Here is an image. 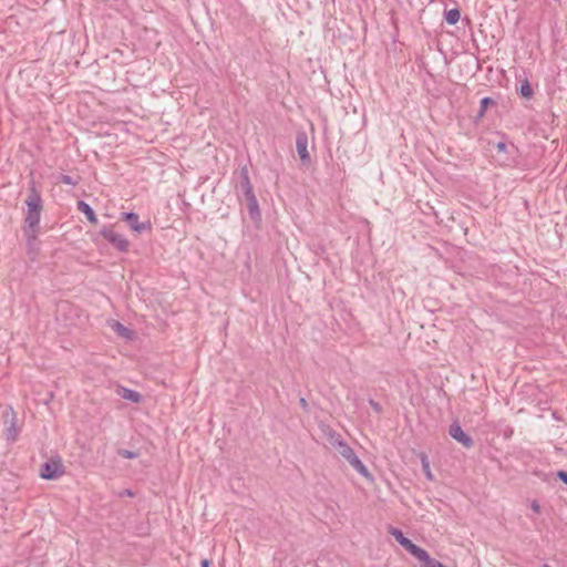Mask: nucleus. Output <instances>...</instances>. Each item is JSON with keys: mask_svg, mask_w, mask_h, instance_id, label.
<instances>
[{"mask_svg": "<svg viewBox=\"0 0 567 567\" xmlns=\"http://www.w3.org/2000/svg\"><path fill=\"white\" fill-rule=\"evenodd\" d=\"M27 214L24 217L25 236L28 240H35L43 209V200L34 179L29 182V193L25 199Z\"/></svg>", "mask_w": 567, "mask_h": 567, "instance_id": "1", "label": "nucleus"}, {"mask_svg": "<svg viewBox=\"0 0 567 567\" xmlns=\"http://www.w3.org/2000/svg\"><path fill=\"white\" fill-rule=\"evenodd\" d=\"M100 235L107 240L115 249L121 252H126L130 249V241L123 236L115 233L109 227H103Z\"/></svg>", "mask_w": 567, "mask_h": 567, "instance_id": "2", "label": "nucleus"}, {"mask_svg": "<svg viewBox=\"0 0 567 567\" xmlns=\"http://www.w3.org/2000/svg\"><path fill=\"white\" fill-rule=\"evenodd\" d=\"M389 533L394 537V539L413 557H415L422 548L416 546L412 540L404 536L401 529L390 527Z\"/></svg>", "mask_w": 567, "mask_h": 567, "instance_id": "3", "label": "nucleus"}, {"mask_svg": "<svg viewBox=\"0 0 567 567\" xmlns=\"http://www.w3.org/2000/svg\"><path fill=\"white\" fill-rule=\"evenodd\" d=\"M63 473L62 464L53 460L43 463L40 470V476L44 480H56Z\"/></svg>", "mask_w": 567, "mask_h": 567, "instance_id": "4", "label": "nucleus"}, {"mask_svg": "<svg viewBox=\"0 0 567 567\" xmlns=\"http://www.w3.org/2000/svg\"><path fill=\"white\" fill-rule=\"evenodd\" d=\"M329 443L347 461L354 454V451L348 445L346 441L342 440L340 434L336 432L329 434Z\"/></svg>", "mask_w": 567, "mask_h": 567, "instance_id": "5", "label": "nucleus"}, {"mask_svg": "<svg viewBox=\"0 0 567 567\" xmlns=\"http://www.w3.org/2000/svg\"><path fill=\"white\" fill-rule=\"evenodd\" d=\"M121 219L126 221L130 228L136 233H143L144 230L151 228L150 223H141L138 220V215L133 212L122 213Z\"/></svg>", "mask_w": 567, "mask_h": 567, "instance_id": "6", "label": "nucleus"}, {"mask_svg": "<svg viewBox=\"0 0 567 567\" xmlns=\"http://www.w3.org/2000/svg\"><path fill=\"white\" fill-rule=\"evenodd\" d=\"M449 433L455 441L461 443L466 449L472 447L474 444L473 439L462 430L458 423H453L450 426Z\"/></svg>", "mask_w": 567, "mask_h": 567, "instance_id": "7", "label": "nucleus"}, {"mask_svg": "<svg viewBox=\"0 0 567 567\" xmlns=\"http://www.w3.org/2000/svg\"><path fill=\"white\" fill-rule=\"evenodd\" d=\"M296 147L298 155L302 162H306L310 158L308 153V137L306 133H299L296 138Z\"/></svg>", "mask_w": 567, "mask_h": 567, "instance_id": "8", "label": "nucleus"}, {"mask_svg": "<svg viewBox=\"0 0 567 567\" xmlns=\"http://www.w3.org/2000/svg\"><path fill=\"white\" fill-rule=\"evenodd\" d=\"M245 199H246L247 209H248L250 218L252 220L260 219L259 204H258V200H257V197L255 196V194L245 196Z\"/></svg>", "mask_w": 567, "mask_h": 567, "instance_id": "9", "label": "nucleus"}, {"mask_svg": "<svg viewBox=\"0 0 567 567\" xmlns=\"http://www.w3.org/2000/svg\"><path fill=\"white\" fill-rule=\"evenodd\" d=\"M421 567H445L441 561L432 558L429 553L422 548V550L415 556Z\"/></svg>", "mask_w": 567, "mask_h": 567, "instance_id": "10", "label": "nucleus"}, {"mask_svg": "<svg viewBox=\"0 0 567 567\" xmlns=\"http://www.w3.org/2000/svg\"><path fill=\"white\" fill-rule=\"evenodd\" d=\"M116 393L124 400L131 401L133 403H140L142 400V395L140 392L125 388L118 386Z\"/></svg>", "mask_w": 567, "mask_h": 567, "instance_id": "11", "label": "nucleus"}, {"mask_svg": "<svg viewBox=\"0 0 567 567\" xmlns=\"http://www.w3.org/2000/svg\"><path fill=\"white\" fill-rule=\"evenodd\" d=\"M240 177H241V181H240L239 187H240V190H241L244 197L254 194V189H252V185L250 183L248 169L246 167H244L241 169Z\"/></svg>", "mask_w": 567, "mask_h": 567, "instance_id": "12", "label": "nucleus"}, {"mask_svg": "<svg viewBox=\"0 0 567 567\" xmlns=\"http://www.w3.org/2000/svg\"><path fill=\"white\" fill-rule=\"evenodd\" d=\"M348 463L362 476L369 480L372 478L367 466L361 462V460L355 455V453L348 460Z\"/></svg>", "mask_w": 567, "mask_h": 567, "instance_id": "13", "label": "nucleus"}, {"mask_svg": "<svg viewBox=\"0 0 567 567\" xmlns=\"http://www.w3.org/2000/svg\"><path fill=\"white\" fill-rule=\"evenodd\" d=\"M348 463L362 476L369 480L372 478L367 466L361 462V460L355 455V453L348 460Z\"/></svg>", "mask_w": 567, "mask_h": 567, "instance_id": "14", "label": "nucleus"}, {"mask_svg": "<svg viewBox=\"0 0 567 567\" xmlns=\"http://www.w3.org/2000/svg\"><path fill=\"white\" fill-rule=\"evenodd\" d=\"M76 205H78V210L83 213L85 215L86 219L91 224H97V217H96L93 208L87 203H85L83 200H79Z\"/></svg>", "mask_w": 567, "mask_h": 567, "instance_id": "15", "label": "nucleus"}, {"mask_svg": "<svg viewBox=\"0 0 567 567\" xmlns=\"http://www.w3.org/2000/svg\"><path fill=\"white\" fill-rule=\"evenodd\" d=\"M111 328L123 338L130 339L132 336V330H130L127 327H125L118 321H113L111 323Z\"/></svg>", "mask_w": 567, "mask_h": 567, "instance_id": "16", "label": "nucleus"}, {"mask_svg": "<svg viewBox=\"0 0 567 567\" xmlns=\"http://www.w3.org/2000/svg\"><path fill=\"white\" fill-rule=\"evenodd\" d=\"M460 17H461L460 10L455 9V8L446 11V13H445V20L451 25L456 24L460 20Z\"/></svg>", "mask_w": 567, "mask_h": 567, "instance_id": "17", "label": "nucleus"}, {"mask_svg": "<svg viewBox=\"0 0 567 567\" xmlns=\"http://www.w3.org/2000/svg\"><path fill=\"white\" fill-rule=\"evenodd\" d=\"M421 463H422L423 473L426 476V478L429 481H433L434 476H433V474L431 472L430 462H429L427 456L425 454L421 455Z\"/></svg>", "mask_w": 567, "mask_h": 567, "instance_id": "18", "label": "nucleus"}, {"mask_svg": "<svg viewBox=\"0 0 567 567\" xmlns=\"http://www.w3.org/2000/svg\"><path fill=\"white\" fill-rule=\"evenodd\" d=\"M6 437L8 441H16L18 437V429L16 426L14 419L12 420L11 424L6 430Z\"/></svg>", "mask_w": 567, "mask_h": 567, "instance_id": "19", "label": "nucleus"}, {"mask_svg": "<svg viewBox=\"0 0 567 567\" xmlns=\"http://www.w3.org/2000/svg\"><path fill=\"white\" fill-rule=\"evenodd\" d=\"M495 102L492 97L485 96L480 102V111L478 116H483L489 105H493Z\"/></svg>", "mask_w": 567, "mask_h": 567, "instance_id": "20", "label": "nucleus"}, {"mask_svg": "<svg viewBox=\"0 0 567 567\" xmlns=\"http://www.w3.org/2000/svg\"><path fill=\"white\" fill-rule=\"evenodd\" d=\"M519 92H520L522 96H524L526 99H530L534 94L533 89L528 81H524L522 83Z\"/></svg>", "mask_w": 567, "mask_h": 567, "instance_id": "21", "label": "nucleus"}, {"mask_svg": "<svg viewBox=\"0 0 567 567\" xmlns=\"http://www.w3.org/2000/svg\"><path fill=\"white\" fill-rule=\"evenodd\" d=\"M79 179L80 178H74V177H72L70 175H64V174L61 175V177H60V182L61 183H63L65 185H72V186L78 185L79 184Z\"/></svg>", "mask_w": 567, "mask_h": 567, "instance_id": "22", "label": "nucleus"}, {"mask_svg": "<svg viewBox=\"0 0 567 567\" xmlns=\"http://www.w3.org/2000/svg\"><path fill=\"white\" fill-rule=\"evenodd\" d=\"M117 453L120 456L128 460L136 458L138 456L136 452L130 450H118Z\"/></svg>", "mask_w": 567, "mask_h": 567, "instance_id": "23", "label": "nucleus"}, {"mask_svg": "<svg viewBox=\"0 0 567 567\" xmlns=\"http://www.w3.org/2000/svg\"><path fill=\"white\" fill-rule=\"evenodd\" d=\"M369 404H370V406H371V408H372L377 413H381V411H382V406H381V404H380L379 402H377V401H374V400H372V399H371V400L369 401Z\"/></svg>", "mask_w": 567, "mask_h": 567, "instance_id": "24", "label": "nucleus"}, {"mask_svg": "<svg viewBox=\"0 0 567 567\" xmlns=\"http://www.w3.org/2000/svg\"><path fill=\"white\" fill-rule=\"evenodd\" d=\"M120 497H133L134 496V492L130 488H125L121 492H118L117 494Z\"/></svg>", "mask_w": 567, "mask_h": 567, "instance_id": "25", "label": "nucleus"}, {"mask_svg": "<svg viewBox=\"0 0 567 567\" xmlns=\"http://www.w3.org/2000/svg\"><path fill=\"white\" fill-rule=\"evenodd\" d=\"M557 477L567 485V472L565 471H558Z\"/></svg>", "mask_w": 567, "mask_h": 567, "instance_id": "26", "label": "nucleus"}, {"mask_svg": "<svg viewBox=\"0 0 567 567\" xmlns=\"http://www.w3.org/2000/svg\"><path fill=\"white\" fill-rule=\"evenodd\" d=\"M530 508L535 513H539L540 512V505H539V503L537 501H533L530 503Z\"/></svg>", "mask_w": 567, "mask_h": 567, "instance_id": "27", "label": "nucleus"}, {"mask_svg": "<svg viewBox=\"0 0 567 567\" xmlns=\"http://www.w3.org/2000/svg\"><path fill=\"white\" fill-rule=\"evenodd\" d=\"M506 148H507V145H506V143H504V142H498V143L496 144V150H497L498 152H505V151H506Z\"/></svg>", "mask_w": 567, "mask_h": 567, "instance_id": "28", "label": "nucleus"}, {"mask_svg": "<svg viewBox=\"0 0 567 567\" xmlns=\"http://www.w3.org/2000/svg\"><path fill=\"white\" fill-rule=\"evenodd\" d=\"M300 405H301L305 410H307V409H308V403H307V401H306V399H305V398H301V399H300Z\"/></svg>", "mask_w": 567, "mask_h": 567, "instance_id": "29", "label": "nucleus"}, {"mask_svg": "<svg viewBox=\"0 0 567 567\" xmlns=\"http://www.w3.org/2000/svg\"><path fill=\"white\" fill-rule=\"evenodd\" d=\"M210 566V561L208 559H203L200 561V567H209Z\"/></svg>", "mask_w": 567, "mask_h": 567, "instance_id": "30", "label": "nucleus"}, {"mask_svg": "<svg viewBox=\"0 0 567 567\" xmlns=\"http://www.w3.org/2000/svg\"><path fill=\"white\" fill-rule=\"evenodd\" d=\"M543 567H551V566H549L548 564H544Z\"/></svg>", "mask_w": 567, "mask_h": 567, "instance_id": "31", "label": "nucleus"}]
</instances>
